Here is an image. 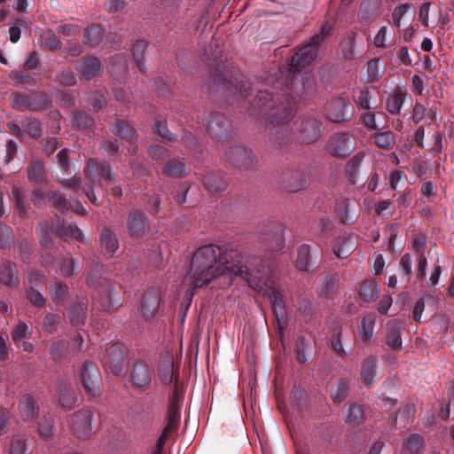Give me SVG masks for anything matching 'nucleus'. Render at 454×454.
Here are the masks:
<instances>
[{"mask_svg": "<svg viewBox=\"0 0 454 454\" xmlns=\"http://www.w3.org/2000/svg\"><path fill=\"white\" fill-rule=\"evenodd\" d=\"M202 61L209 67L210 79L207 90L215 101L232 105L235 100L247 109L252 117L262 116L268 129L269 142L281 148L291 141V126L294 115L293 104L284 94L273 95L272 91L258 89L255 95L250 82L230 64L215 41H211L204 50Z\"/></svg>", "mask_w": 454, "mask_h": 454, "instance_id": "f257e3e1", "label": "nucleus"}, {"mask_svg": "<svg viewBox=\"0 0 454 454\" xmlns=\"http://www.w3.org/2000/svg\"><path fill=\"white\" fill-rule=\"evenodd\" d=\"M267 262L261 257L243 255L237 249L209 244L200 247L193 254L190 272L193 289L201 288L222 275L240 277L257 292L268 286Z\"/></svg>", "mask_w": 454, "mask_h": 454, "instance_id": "f03ea898", "label": "nucleus"}, {"mask_svg": "<svg viewBox=\"0 0 454 454\" xmlns=\"http://www.w3.org/2000/svg\"><path fill=\"white\" fill-rule=\"evenodd\" d=\"M104 265L95 263L87 278L90 285L95 286L98 302L104 310H110L121 305L119 295L120 285L111 278L103 276Z\"/></svg>", "mask_w": 454, "mask_h": 454, "instance_id": "7ed1b4c3", "label": "nucleus"}, {"mask_svg": "<svg viewBox=\"0 0 454 454\" xmlns=\"http://www.w3.org/2000/svg\"><path fill=\"white\" fill-rule=\"evenodd\" d=\"M201 122L207 135L214 140L225 142L234 134L232 121L223 113L206 112L202 115Z\"/></svg>", "mask_w": 454, "mask_h": 454, "instance_id": "20e7f679", "label": "nucleus"}, {"mask_svg": "<svg viewBox=\"0 0 454 454\" xmlns=\"http://www.w3.org/2000/svg\"><path fill=\"white\" fill-rule=\"evenodd\" d=\"M52 100L44 91H31L29 94L13 93L12 106L18 111L41 112L51 106Z\"/></svg>", "mask_w": 454, "mask_h": 454, "instance_id": "39448f33", "label": "nucleus"}, {"mask_svg": "<svg viewBox=\"0 0 454 454\" xmlns=\"http://www.w3.org/2000/svg\"><path fill=\"white\" fill-rule=\"evenodd\" d=\"M83 171L91 185L104 188L108 184L116 182V175L113 173L111 165L105 160L90 159Z\"/></svg>", "mask_w": 454, "mask_h": 454, "instance_id": "423d86ee", "label": "nucleus"}, {"mask_svg": "<svg viewBox=\"0 0 454 454\" xmlns=\"http://www.w3.org/2000/svg\"><path fill=\"white\" fill-rule=\"evenodd\" d=\"M224 157L230 164L240 170L253 169L258 163L252 149L244 145H234L226 149Z\"/></svg>", "mask_w": 454, "mask_h": 454, "instance_id": "0eeeda50", "label": "nucleus"}, {"mask_svg": "<svg viewBox=\"0 0 454 454\" xmlns=\"http://www.w3.org/2000/svg\"><path fill=\"white\" fill-rule=\"evenodd\" d=\"M355 114L351 102L345 98H332L325 108V117L332 122L349 121Z\"/></svg>", "mask_w": 454, "mask_h": 454, "instance_id": "6e6552de", "label": "nucleus"}, {"mask_svg": "<svg viewBox=\"0 0 454 454\" xmlns=\"http://www.w3.org/2000/svg\"><path fill=\"white\" fill-rule=\"evenodd\" d=\"M124 360L123 348L118 342L107 344L102 351L101 363L103 366L115 376L121 373Z\"/></svg>", "mask_w": 454, "mask_h": 454, "instance_id": "1a4fd4ad", "label": "nucleus"}, {"mask_svg": "<svg viewBox=\"0 0 454 454\" xmlns=\"http://www.w3.org/2000/svg\"><path fill=\"white\" fill-rule=\"evenodd\" d=\"M82 384L85 391L91 396L97 397L101 394L102 377L95 363L85 360L82 364Z\"/></svg>", "mask_w": 454, "mask_h": 454, "instance_id": "9d476101", "label": "nucleus"}, {"mask_svg": "<svg viewBox=\"0 0 454 454\" xmlns=\"http://www.w3.org/2000/svg\"><path fill=\"white\" fill-rule=\"evenodd\" d=\"M405 330V322L401 319L387 321L383 327V342L395 352L403 349L402 334Z\"/></svg>", "mask_w": 454, "mask_h": 454, "instance_id": "9b49d317", "label": "nucleus"}, {"mask_svg": "<svg viewBox=\"0 0 454 454\" xmlns=\"http://www.w3.org/2000/svg\"><path fill=\"white\" fill-rule=\"evenodd\" d=\"M93 412L89 409H82L72 414L70 418V429L79 439L86 440L92 431Z\"/></svg>", "mask_w": 454, "mask_h": 454, "instance_id": "f8f14e48", "label": "nucleus"}, {"mask_svg": "<svg viewBox=\"0 0 454 454\" xmlns=\"http://www.w3.org/2000/svg\"><path fill=\"white\" fill-rule=\"evenodd\" d=\"M319 46L309 39L301 46L291 58L289 70L292 73L300 72L302 68L309 66L316 59Z\"/></svg>", "mask_w": 454, "mask_h": 454, "instance_id": "ddd939ff", "label": "nucleus"}, {"mask_svg": "<svg viewBox=\"0 0 454 454\" xmlns=\"http://www.w3.org/2000/svg\"><path fill=\"white\" fill-rule=\"evenodd\" d=\"M126 228L131 239H141L150 231L148 216L137 209L129 211L126 220Z\"/></svg>", "mask_w": 454, "mask_h": 454, "instance_id": "4468645a", "label": "nucleus"}, {"mask_svg": "<svg viewBox=\"0 0 454 454\" xmlns=\"http://www.w3.org/2000/svg\"><path fill=\"white\" fill-rule=\"evenodd\" d=\"M356 147L355 140L348 133L339 132L329 140L328 150L333 157L344 158L348 156Z\"/></svg>", "mask_w": 454, "mask_h": 454, "instance_id": "2eb2a0df", "label": "nucleus"}, {"mask_svg": "<svg viewBox=\"0 0 454 454\" xmlns=\"http://www.w3.org/2000/svg\"><path fill=\"white\" fill-rule=\"evenodd\" d=\"M153 371L144 361L136 362L129 372V380L136 389L145 391L152 382Z\"/></svg>", "mask_w": 454, "mask_h": 454, "instance_id": "dca6fc26", "label": "nucleus"}, {"mask_svg": "<svg viewBox=\"0 0 454 454\" xmlns=\"http://www.w3.org/2000/svg\"><path fill=\"white\" fill-rule=\"evenodd\" d=\"M300 138L306 144H312L318 140L323 134L321 121L314 116H305L298 127Z\"/></svg>", "mask_w": 454, "mask_h": 454, "instance_id": "f3484780", "label": "nucleus"}, {"mask_svg": "<svg viewBox=\"0 0 454 454\" xmlns=\"http://www.w3.org/2000/svg\"><path fill=\"white\" fill-rule=\"evenodd\" d=\"M281 185L289 192H297L307 188L304 173L298 168H287L281 175Z\"/></svg>", "mask_w": 454, "mask_h": 454, "instance_id": "a211bd4d", "label": "nucleus"}, {"mask_svg": "<svg viewBox=\"0 0 454 454\" xmlns=\"http://www.w3.org/2000/svg\"><path fill=\"white\" fill-rule=\"evenodd\" d=\"M160 298V291L154 287L148 289L143 294L140 301V311L145 320H150L155 316L159 309Z\"/></svg>", "mask_w": 454, "mask_h": 454, "instance_id": "6ab92c4d", "label": "nucleus"}, {"mask_svg": "<svg viewBox=\"0 0 454 454\" xmlns=\"http://www.w3.org/2000/svg\"><path fill=\"white\" fill-rule=\"evenodd\" d=\"M381 13L380 0H364L359 7L358 20L364 26L374 22Z\"/></svg>", "mask_w": 454, "mask_h": 454, "instance_id": "aec40b11", "label": "nucleus"}, {"mask_svg": "<svg viewBox=\"0 0 454 454\" xmlns=\"http://www.w3.org/2000/svg\"><path fill=\"white\" fill-rule=\"evenodd\" d=\"M339 288V275L337 273L328 274L318 281L316 292L319 298L333 299L338 294Z\"/></svg>", "mask_w": 454, "mask_h": 454, "instance_id": "412c9836", "label": "nucleus"}, {"mask_svg": "<svg viewBox=\"0 0 454 454\" xmlns=\"http://www.w3.org/2000/svg\"><path fill=\"white\" fill-rule=\"evenodd\" d=\"M201 181L205 189L211 194H220L228 188V182L225 180L223 173L218 170L207 172L203 176Z\"/></svg>", "mask_w": 454, "mask_h": 454, "instance_id": "4be33fe9", "label": "nucleus"}, {"mask_svg": "<svg viewBox=\"0 0 454 454\" xmlns=\"http://www.w3.org/2000/svg\"><path fill=\"white\" fill-rule=\"evenodd\" d=\"M54 231L65 241L73 239L82 241L83 239V233L76 224L70 223L59 217L54 224Z\"/></svg>", "mask_w": 454, "mask_h": 454, "instance_id": "5701e85b", "label": "nucleus"}, {"mask_svg": "<svg viewBox=\"0 0 454 454\" xmlns=\"http://www.w3.org/2000/svg\"><path fill=\"white\" fill-rule=\"evenodd\" d=\"M75 68L86 80H91L102 73L100 61L95 57L81 58L77 61Z\"/></svg>", "mask_w": 454, "mask_h": 454, "instance_id": "b1692460", "label": "nucleus"}, {"mask_svg": "<svg viewBox=\"0 0 454 454\" xmlns=\"http://www.w3.org/2000/svg\"><path fill=\"white\" fill-rule=\"evenodd\" d=\"M70 121L73 129L86 134L94 133L95 121L88 113L73 110L70 113Z\"/></svg>", "mask_w": 454, "mask_h": 454, "instance_id": "393cba45", "label": "nucleus"}, {"mask_svg": "<svg viewBox=\"0 0 454 454\" xmlns=\"http://www.w3.org/2000/svg\"><path fill=\"white\" fill-rule=\"evenodd\" d=\"M0 282L9 287H17L20 285V275L17 266L6 259L0 261Z\"/></svg>", "mask_w": 454, "mask_h": 454, "instance_id": "a878e982", "label": "nucleus"}, {"mask_svg": "<svg viewBox=\"0 0 454 454\" xmlns=\"http://www.w3.org/2000/svg\"><path fill=\"white\" fill-rule=\"evenodd\" d=\"M263 241L266 243V249L273 252H280L285 246L283 227L280 224H272L268 233L263 234Z\"/></svg>", "mask_w": 454, "mask_h": 454, "instance_id": "bb28decb", "label": "nucleus"}, {"mask_svg": "<svg viewBox=\"0 0 454 454\" xmlns=\"http://www.w3.org/2000/svg\"><path fill=\"white\" fill-rule=\"evenodd\" d=\"M310 250V246L307 244L299 247L295 261V266L299 270L310 271L319 265L320 260L313 261Z\"/></svg>", "mask_w": 454, "mask_h": 454, "instance_id": "cd10ccee", "label": "nucleus"}, {"mask_svg": "<svg viewBox=\"0 0 454 454\" xmlns=\"http://www.w3.org/2000/svg\"><path fill=\"white\" fill-rule=\"evenodd\" d=\"M19 411L24 420H33L39 414L37 401L29 394L23 395L19 402Z\"/></svg>", "mask_w": 454, "mask_h": 454, "instance_id": "c85d7f7f", "label": "nucleus"}, {"mask_svg": "<svg viewBox=\"0 0 454 454\" xmlns=\"http://www.w3.org/2000/svg\"><path fill=\"white\" fill-rule=\"evenodd\" d=\"M413 248L418 254V270L417 278H422L426 276V269L427 266V257L425 255V249L427 247L426 236L422 233L417 234L413 238Z\"/></svg>", "mask_w": 454, "mask_h": 454, "instance_id": "c756f323", "label": "nucleus"}, {"mask_svg": "<svg viewBox=\"0 0 454 454\" xmlns=\"http://www.w3.org/2000/svg\"><path fill=\"white\" fill-rule=\"evenodd\" d=\"M416 407L413 403H408L401 407L396 414L392 417V425L398 429L407 427L414 419Z\"/></svg>", "mask_w": 454, "mask_h": 454, "instance_id": "7c9ffc66", "label": "nucleus"}, {"mask_svg": "<svg viewBox=\"0 0 454 454\" xmlns=\"http://www.w3.org/2000/svg\"><path fill=\"white\" fill-rule=\"evenodd\" d=\"M152 130L166 142H177L179 136L171 132L168 126L167 119L161 115H156L151 123Z\"/></svg>", "mask_w": 454, "mask_h": 454, "instance_id": "2f4dec72", "label": "nucleus"}, {"mask_svg": "<svg viewBox=\"0 0 454 454\" xmlns=\"http://www.w3.org/2000/svg\"><path fill=\"white\" fill-rule=\"evenodd\" d=\"M378 358L375 356H370L364 359L361 366V377L364 383L372 387L374 386L377 374Z\"/></svg>", "mask_w": 454, "mask_h": 454, "instance_id": "473e14b6", "label": "nucleus"}, {"mask_svg": "<svg viewBox=\"0 0 454 454\" xmlns=\"http://www.w3.org/2000/svg\"><path fill=\"white\" fill-rule=\"evenodd\" d=\"M27 173L30 183L43 184L48 180L44 164L41 160H34L30 161L27 168Z\"/></svg>", "mask_w": 454, "mask_h": 454, "instance_id": "72a5a7b5", "label": "nucleus"}, {"mask_svg": "<svg viewBox=\"0 0 454 454\" xmlns=\"http://www.w3.org/2000/svg\"><path fill=\"white\" fill-rule=\"evenodd\" d=\"M162 172L170 177L182 178L190 173V168L177 158H169L163 166Z\"/></svg>", "mask_w": 454, "mask_h": 454, "instance_id": "f704fd0d", "label": "nucleus"}, {"mask_svg": "<svg viewBox=\"0 0 454 454\" xmlns=\"http://www.w3.org/2000/svg\"><path fill=\"white\" fill-rule=\"evenodd\" d=\"M366 157L364 151L358 152L351 157L345 166V174L352 184H356V177L360 172L361 166Z\"/></svg>", "mask_w": 454, "mask_h": 454, "instance_id": "c9c22d12", "label": "nucleus"}, {"mask_svg": "<svg viewBox=\"0 0 454 454\" xmlns=\"http://www.w3.org/2000/svg\"><path fill=\"white\" fill-rule=\"evenodd\" d=\"M111 132L121 138L131 141L137 137L136 130L126 121L117 118L109 124Z\"/></svg>", "mask_w": 454, "mask_h": 454, "instance_id": "e433bc0d", "label": "nucleus"}, {"mask_svg": "<svg viewBox=\"0 0 454 454\" xmlns=\"http://www.w3.org/2000/svg\"><path fill=\"white\" fill-rule=\"evenodd\" d=\"M99 239L102 248L106 250V254L109 256H112L118 250L119 240L116 234L109 227H103Z\"/></svg>", "mask_w": 454, "mask_h": 454, "instance_id": "4c0bfd02", "label": "nucleus"}, {"mask_svg": "<svg viewBox=\"0 0 454 454\" xmlns=\"http://www.w3.org/2000/svg\"><path fill=\"white\" fill-rule=\"evenodd\" d=\"M88 301L80 300L69 309V319L73 325H84L87 318Z\"/></svg>", "mask_w": 454, "mask_h": 454, "instance_id": "58836bf2", "label": "nucleus"}, {"mask_svg": "<svg viewBox=\"0 0 454 454\" xmlns=\"http://www.w3.org/2000/svg\"><path fill=\"white\" fill-rule=\"evenodd\" d=\"M351 380L347 378H340L331 390V398L336 404L346 400L350 392Z\"/></svg>", "mask_w": 454, "mask_h": 454, "instance_id": "ea45409f", "label": "nucleus"}, {"mask_svg": "<svg viewBox=\"0 0 454 454\" xmlns=\"http://www.w3.org/2000/svg\"><path fill=\"white\" fill-rule=\"evenodd\" d=\"M183 398L179 394V391L176 388L172 391L169 396V403L168 407V420L180 424L181 420V407Z\"/></svg>", "mask_w": 454, "mask_h": 454, "instance_id": "a19ab883", "label": "nucleus"}, {"mask_svg": "<svg viewBox=\"0 0 454 454\" xmlns=\"http://www.w3.org/2000/svg\"><path fill=\"white\" fill-rule=\"evenodd\" d=\"M403 447L410 454H423L426 448L424 437L419 434H410L403 440Z\"/></svg>", "mask_w": 454, "mask_h": 454, "instance_id": "79ce46f5", "label": "nucleus"}, {"mask_svg": "<svg viewBox=\"0 0 454 454\" xmlns=\"http://www.w3.org/2000/svg\"><path fill=\"white\" fill-rule=\"evenodd\" d=\"M105 30L99 24L88 27L83 33V43L91 47L98 45L104 37Z\"/></svg>", "mask_w": 454, "mask_h": 454, "instance_id": "37998d69", "label": "nucleus"}, {"mask_svg": "<svg viewBox=\"0 0 454 454\" xmlns=\"http://www.w3.org/2000/svg\"><path fill=\"white\" fill-rule=\"evenodd\" d=\"M76 403V392L74 388L66 382H60L59 403L63 408H72Z\"/></svg>", "mask_w": 454, "mask_h": 454, "instance_id": "c03bdc74", "label": "nucleus"}, {"mask_svg": "<svg viewBox=\"0 0 454 454\" xmlns=\"http://www.w3.org/2000/svg\"><path fill=\"white\" fill-rule=\"evenodd\" d=\"M12 196L15 212L20 217L27 218L28 216L30 206L25 201L24 192L18 186L14 185L12 188Z\"/></svg>", "mask_w": 454, "mask_h": 454, "instance_id": "a18cd8bd", "label": "nucleus"}, {"mask_svg": "<svg viewBox=\"0 0 454 454\" xmlns=\"http://www.w3.org/2000/svg\"><path fill=\"white\" fill-rule=\"evenodd\" d=\"M375 324L376 316L373 313L367 314L362 318L358 327V336L363 341H369L372 339Z\"/></svg>", "mask_w": 454, "mask_h": 454, "instance_id": "49530a36", "label": "nucleus"}, {"mask_svg": "<svg viewBox=\"0 0 454 454\" xmlns=\"http://www.w3.org/2000/svg\"><path fill=\"white\" fill-rule=\"evenodd\" d=\"M50 295L51 301L57 305H62L66 302L69 295L68 286L59 281H54L50 286Z\"/></svg>", "mask_w": 454, "mask_h": 454, "instance_id": "de8ad7c7", "label": "nucleus"}, {"mask_svg": "<svg viewBox=\"0 0 454 454\" xmlns=\"http://www.w3.org/2000/svg\"><path fill=\"white\" fill-rule=\"evenodd\" d=\"M317 309V303L313 298L301 297L298 301V311L305 321L312 319Z\"/></svg>", "mask_w": 454, "mask_h": 454, "instance_id": "09e8293b", "label": "nucleus"}, {"mask_svg": "<svg viewBox=\"0 0 454 454\" xmlns=\"http://www.w3.org/2000/svg\"><path fill=\"white\" fill-rule=\"evenodd\" d=\"M364 406L358 403H350L347 410L346 422L351 425H360L365 421Z\"/></svg>", "mask_w": 454, "mask_h": 454, "instance_id": "8fccbe9b", "label": "nucleus"}, {"mask_svg": "<svg viewBox=\"0 0 454 454\" xmlns=\"http://www.w3.org/2000/svg\"><path fill=\"white\" fill-rule=\"evenodd\" d=\"M380 294V289L375 281L364 280L360 285L359 294L365 301H374Z\"/></svg>", "mask_w": 454, "mask_h": 454, "instance_id": "3c124183", "label": "nucleus"}, {"mask_svg": "<svg viewBox=\"0 0 454 454\" xmlns=\"http://www.w3.org/2000/svg\"><path fill=\"white\" fill-rule=\"evenodd\" d=\"M21 127L25 133L34 138H38L43 134V126L39 119L27 117L21 121Z\"/></svg>", "mask_w": 454, "mask_h": 454, "instance_id": "603ef678", "label": "nucleus"}, {"mask_svg": "<svg viewBox=\"0 0 454 454\" xmlns=\"http://www.w3.org/2000/svg\"><path fill=\"white\" fill-rule=\"evenodd\" d=\"M373 140L377 147L387 151L391 150L395 145V136L389 130L376 132Z\"/></svg>", "mask_w": 454, "mask_h": 454, "instance_id": "864d4df0", "label": "nucleus"}, {"mask_svg": "<svg viewBox=\"0 0 454 454\" xmlns=\"http://www.w3.org/2000/svg\"><path fill=\"white\" fill-rule=\"evenodd\" d=\"M355 244L349 238H342L336 241L333 254L339 258H347L355 250Z\"/></svg>", "mask_w": 454, "mask_h": 454, "instance_id": "5fc2aeb1", "label": "nucleus"}, {"mask_svg": "<svg viewBox=\"0 0 454 454\" xmlns=\"http://www.w3.org/2000/svg\"><path fill=\"white\" fill-rule=\"evenodd\" d=\"M290 398L293 405L299 411H302L307 407V392L300 385H294L290 392Z\"/></svg>", "mask_w": 454, "mask_h": 454, "instance_id": "6e6d98bb", "label": "nucleus"}, {"mask_svg": "<svg viewBox=\"0 0 454 454\" xmlns=\"http://www.w3.org/2000/svg\"><path fill=\"white\" fill-rule=\"evenodd\" d=\"M149 157L157 164H161L165 160H168L171 153L166 147L160 145H151L147 149Z\"/></svg>", "mask_w": 454, "mask_h": 454, "instance_id": "4d7b16f0", "label": "nucleus"}, {"mask_svg": "<svg viewBox=\"0 0 454 454\" xmlns=\"http://www.w3.org/2000/svg\"><path fill=\"white\" fill-rule=\"evenodd\" d=\"M12 340L16 346H20L21 340H30L32 332L24 322H19L12 330Z\"/></svg>", "mask_w": 454, "mask_h": 454, "instance_id": "13d9d810", "label": "nucleus"}, {"mask_svg": "<svg viewBox=\"0 0 454 454\" xmlns=\"http://www.w3.org/2000/svg\"><path fill=\"white\" fill-rule=\"evenodd\" d=\"M148 43L145 40H137L132 47V55L133 58L138 67V68L142 71H145V59L144 53L147 49Z\"/></svg>", "mask_w": 454, "mask_h": 454, "instance_id": "bf43d9fd", "label": "nucleus"}, {"mask_svg": "<svg viewBox=\"0 0 454 454\" xmlns=\"http://www.w3.org/2000/svg\"><path fill=\"white\" fill-rule=\"evenodd\" d=\"M68 350V342L64 340H56L50 346V355L54 361H59L66 357Z\"/></svg>", "mask_w": 454, "mask_h": 454, "instance_id": "052dcab7", "label": "nucleus"}, {"mask_svg": "<svg viewBox=\"0 0 454 454\" xmlns=\"http://www.w3.org/2000/svg\"><path fill=\"white\" fill-rule=\"evenodd\" d=\"M38 432L45 440L51 439L54 435L53 419L50 413L45 414L39 421Z\"/></svg>", "mask_w": 454, "mask_h": 454, "instance_id": "680f3d73", "label": "nucleus"}, {"mask_svg": "<svg viewBox=\"0 0 454 454\" xmlns=\"http://www.w3.org/2000/svg\"><path fill=\"white\" fill-rule=\"evenodd\" d=\"M27 439L20 434L12 436L10 443V454H27Z\"/></svg>", "mask_w": 454, "mask_h": 454, "instance_id": "e2e57ef3", "label": "nucleus"}, {"mask_svg": "<svg viewBox=\"0 0 454 454\" xmlns=\"http://www.w3.org/2000/svg\"><path fill=\"white\" fill-rule=\"evenodd\" d=\"M405 95L401 90L391 95L386 103L387 111L393 114H398L403 104Z\"/></svg>", "mask_w": 454, "mask_h": 454, "instance_id": "0e129e2a", "label": "nucleus"}, {"mask_svg": "<svg viewBox=\"0 0 454 454\" xmlns=\"http://www.w3.org/2000/svg\"><path fill=\"white\" fill-rule=\"evenodd\" d=\"M61 323V316L59 314L47 313L43 318V328L50 333H55L58 331L59 325Z\"/></svg>", "mask_w": 454, "mask_h": 454, "instance_id": "69168bd1", "label": "nucleus"}, {"mask_svg": "<svg viewBox=\"0 0 454 454\" xmlns=\"http://www.w3.org/2000/svg\"><path fill=\"white\" fill-rule=\"evenodd\" d=\"M86 102L92 107L94 112H98L106 106L105 95L99 91H90L86 95Z\"/></svg>", "mask_w": 454, "mask_h": 454, "instance_id": "338daca9", "label": "nucleus"}, {"mask_svg": "<svg viewBox=\"0 0 454 454\" xmlns=\"http://www.w3.org/2000/svg\"><path fill=\"white\" fill-rule=\"evenodd\" d=\"M54 81L64 87H70L76 83V76L71 68L64 67L56 74Z\"/></svg>", "mask_w": 454, "mask_h": 454, "instance_id": "774afa93", "label": "nucleus"}]
</instances>
